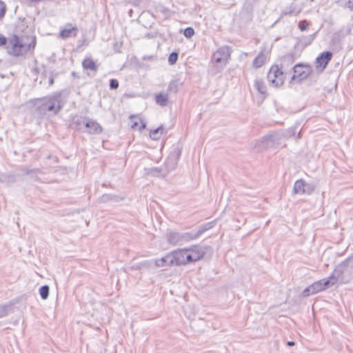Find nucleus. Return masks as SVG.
Here are the masks:
<instances>
[{"label":"nucleus","instance_id":"nucleus-1","mask_svg":"<svg viewBox=\"0 0 353 353\" xmlns=\"http://www.w3.org/2000/svg\"><path fill=\"white\" fill-rule=\"evenodd\" d=\"M64 90H60L52 94L37 98L31 100L35 106V113L39 116L46 115L48 113L54 115L57 114L66 103V99L63 98Z\"/></svg>","mask_w":353,"mask_h":353},{"label":"nucleus","instance_id":"nucleus-2","mask_svg":"<svg viewBox=\"0 0 353 353\" xmlns=\"http://www.w3.org/2000/svg\"><path fill=\"white\" fill-rule=\"evenodd\" d=\"M293 72L290 80V83H296L301 84L303 81L312 75L314 72L313 67L310 63L300 62L295 64L292 68Z\"/></svg>","mask_w":353,"mask_h":353},{"label":"nucleus","instance_id":"nucleus-3","mask_svg":"<svg viewBox=\"0 0 353 353\" xmlns=\"http://www.w3.org/2000/svg\"><path fill=\"white\" fill-rule=\"evenodd\" d=\"M268 80L270 84L276 88L281 87L285 79L284 71L278 67V64L271 66L268 73Z\"/></svg>","mask_w":353,"mask_h":353},{"label":"nucleus","instance_id":"nucleus-4","mask_svg":"<svg viewBox=\"0 0 353 353\" xmlns=\"http://www.w3.org/2000/svg\"><path fill=\"white\" fill-rule=\"evenodd\" d=\"M281 136L276 132L266 134L260 140L261 149L275 148L281 144Z\"/></svg>","mask_w":353,"mask_h":353},{"label":"nucleus","instance_id":"nucleus-5","mask_svg":"<svg viewBox=\"0 0 353 353\" xmlns=\"http://www.w3.org/2000/svg\"><path fill=\"white\" fill-rule=\"evenodd\" d=\"M231 48L225 46L219 48L212 56V60L221 65H225L230 57Z\"/></svg>","mask_w":353,"mask_h":353},{"label":"nucleus","instance_id":"nucleus-6","mask_svg":"<svg viewBox=\"0 0 353 353\" xmlns=\"http://www.w3.org/2000/svg\"><path fill=\"white\" fill-rule=\"evenodd\" d=\"M188 250L186 248L177 249L170 252L171 257L170 262L171 264L176 266L185 265L189 263L187 260Z\"/></svg>","mask_w":353,"mask_h":353},{"label":"nucleus","instance_id":"nucleus-7","mask_svg":"<svg viewBox=\"0 0 353 353\" xmlns=\"http://www.w3.org/2000/svg\"><path fill=\"white\" fill-rule=\"evenodd\" d=\"M336 272L341 276V283H347L353 278V270L347 263L342 261L336 265Z\"/></svg>","mask_w":353,"mask_h":353},{"label":"nucleus","instance_id":"nucleus-8","mask_svg":"<svg viewBox=\"0 0 353 353\" xmlns=\"http://www.w3.org/2000/svg\"><path fill=\"white\" fill-rule=\"evenodd\" d=\"M333 54L331 51H324L321 52L315 59L316 69L322 72L327 66L331 61Z\"/></svg>","mask_w":353,"mask_h":353},{"label":"nucleus","instance_id":"nucleus-9","mask_svg":"<svg viewBox=\"0 0 353 353\" xmlns=\"http://www.w3.org/2000/svg\"><path fill=\"white\" fill-rule=\"evenodd\" d=\"M7 50L12 56H19L21 54L22 43L18 37L12 35L9 38Z\"/></svg>","mask_w":353,"mask_h":353},{"label":"nucleus","instance_id":"nucleus-10","mask_svg":"<svg viewBox=\"0 0 353 353\" xmlns=\"http://www.w3.org/2000/svg\"><path fill=\"white\" fill-rule=\"evenodd\" d=\"M188 250L187 260L189 263L198 261L203 258L205 251L199 248V245H194L187 248Z\"/></svg>","mask_w":353,"mask_h":353},{"label":"nucleus","instance_id":"nucleus-11","mask_svg":"<svg viewBox=\"0 0 353 353\" xmlns=\"http://www.w3.org/2000/svg\"><path fill=\"white\" fill-rule=\"evenodd\" d=\"M280 63L278 64L283 70L290 68L296 61V55L294 51L290 52L279 57Z\"/></svg>","mask_w":353,"mask_h":353},{"label":"nucleus","instance_id":"nucleus-12","mask_svg":"<svg viewBox=\"0 0 353 353\" xmlns=\"http://www.w3.org/2000/svg\"><path fill=\"white\" fill-rule=\"evenodd\" d=\"M84 126L87 129L85 132L90 134H99L103 132L101 125L96 121L90 119L88 117Z\"/></svg>","mask_w":353,"mask_h":353},{"label":"nucleus","instance_id":"nucleus-13","mask_svg":"<svg viewBox=\"0 0 353 353\" xmlns=\"http://www.w3.org/2000/svg\"><path fill=\"white\" fill-rule=\"evenodd\" d=\"M254 87L261 95L262 101L268 97V89L264 81L262 79H256L254 80Z\"/></svg>","mask_w":353,"mask_h":353},{"label":"nucleus","instance_id":"nucleus-14","mask_svg":"<svg viewBox=\"0 0 353 353\" xmlns=\"http://www.w3.org/2000/svg\"><path fill=\"white\" fill-rule=\"evenodd\" d=\"M37 39L34 35L23 34V52L33 50L36 46Z\"/></svg>","mask_w":353,"mask_h":353},{"label":"nucleus","instance_id":"nucleus-15","mask_svg":"<svg viewBox=\"0 0 353 353\" xmlns=\"http://www.w3.org/2000/svg\"><path fill=\"white\" fill-rule=\"evenodd\" d=\"M268 54V52L265 50V49L261 50L253 60V67L255 68H259L262 67L266 62Z\"/></svg>","mask_w":353,"mask_h":353},{"label":"nucleus","instance_id":"nucleus-16","mask_svg":"<svg viewBox=\"0 0 353 353\" xmlns=\"http://www.w3.org/2000/svg\"><path fill=\"white\" fill-rule=\"evenodd\" d=\"M123 200H124V196L113 194H103L99 198V202L103 203L108 202L119 203Z\"/></svg>","mask_w":353,"mask_h":353},{"label":"nucleus","instance_id":"nucleus-17","mask_svg":"<svg viewBox=\"0 0 353 353\" xmlns=\"http://www.w3.org/2000/svg\"><path fill=\"white\" fill-rule=\"evenodd\" d=\"M301 12V8L297 4L292 3L282 10L281 16H297Z\"/></svg>","mask_w":353,"mask_h":353},{"label":"nucleus","instance_id":"nucleus-18","mask_svg":"<svg viewBox=\"0 0 353 353\" xmlns=\"http://www.w3.org/2000/svg\"><path fill=\"white\" fill-rule=\"evenodd\" d=\"M183 85V82L180 79L172 80L168 86L166 92L169 94H176Z\"/></svg>","mask_w":353,"mask_h":353},{"label":"nucleus","instance_id":"nucleus-19","mask_svg":"<svg viewBox=\"0 0 353 353\" xmlns=\"http://www.w3.org/2000/svg\"><path fill=\"white\" fill-rule=\"evenodd\" d=\"M88 117L81 116H74L72 117L70 123V128L76 130H81L83 125L86 122Z\"/></svg>","mask_w":353,"mask_h":353},{"label":"nucleus","instance_id":"nucleus-20","mask_svg":"<svg viewBox=\"0 0 353 353\" xmlns=\"http://www.w3.org/2000/svg\"><path fill=\"white\" fill-rule=\"evenodd\" d=\"M166 237L168 243L172 245H176L182 242L181 233L178 232L170 231L167 233Z\"/></svg>","mask_w":353,"mask_h":353},{"label":"nucleus","instance_id":"nucleus-21","mask_svg":"<svg viewBox=\"0 0 353 353\" xmlns=\"http://www.w3.org/2000/svg\"><path fill=\"white\" fill-rule=\"evenodd\" d=\"M171 253H168L165 256L161 257V259H157L154 261V266L157 268H161L165 266H173L170 262Z\"/></svg>","mask_w":353,"mask_h":353},{"label":"nucleus","instance_id":"nucleus-22","mask_svg":"<svg viewBox=\"0 0 353 353\" xmlns=\"http://www.w3.org/2000/svg\"><path fill=\"white\" fill-rule=\"evenodd\" d=\"M168 95L169 94H168L167 92L165 94L163 92L158 93L157 94L155 95L156 103L161 107L166 106L169 101Z\"/></svg>","mask_w":353,"mask_h":353},{"label":"nucleus","instance_id":"nucleus-23","mask_svg":"<svg viewBox=\"0 0 353 353\" xmlns=\"http://www.w3.org/2000/svg\"><path fill=\"white\" fill-rule=\"evenodd\" d=\"M82 67L84 70H90L96 72L98 66L91 58H85L82 61Z\"/></svg>","mask_w":353,"mask_h":353},{"label":"nucleus","instance_id":"nucleus-24","mask_svg":"<svg viewBox=\"0 0 353 353\" xmlns=\"http://www.w3.org/2000/svg\"><path fill=\"white\" fill-rule=\"evenodd\" d=\"M164 127L161 124L157 128L151 130L150 131V137L154 141L159 140L163 133Z\"/></svg>","mask_w":353,"mask_h":353},{"label":"nucleus","instance_id":"nucleus-25","mask_svg":"<svg viewBox=\"0 0 353 353\" xmlns=\"http://www.w3.org/2000/svg\"><path fill=\"white\" fill-rule=\"evenodd\" d=\"M214 224H215V221H212L204 223V224L199 226L197 228V230H195L198 237H199L205 231L213 228Z\"/></svg>","mask_w":353,"mask_h":353},{"label":"nucleus","instance_id":"nucleus-26","mask_svg":"<svg viewBox=\"0 0 353 353\" xmlns=\"http://www.w3.org/2000/svg\"><path fill=\"white\" fill-rule=\"evenodd\" d=\"M23 172H25L26 174H27L30 179H32L34 181L39 180L38 174L42 173L40 169L37 168L32 170L23 169Z\"/></svg>","mask_w":353,"mask_h":353},{"label":"nucleus","instance_id":"nucleus-27","mask_svg":"<svg viewBox=\"0 0 353 353\" xmlns=\"http://www.w3.org/2000/svg\"><path fill=\"white\" fill-rule=\"evenodd\" d=\"M303 190H304V180L302 179L296 180L294 185L293 193L303 194Z\"/></svg>","mask_w":353,"mask_h":353},{"label":"nucleus","instance_id":"nucleus-28","mask_svg":"<svg viewBox=\"0 0 353 353\" xmlns=\"http://www.w3.org/2000/svg\"><path fill=\"white\" fill-rule=\"evenodd\" d=\"M182 242H188L192 240H194L198 239V236L195 232V230H192L188 232L181 233Z\"/></svg>","mask_w":353,"mask_h":353},{"label":"nucleus","instance_id":"nucleus-29","mask_svg":"<svg viewBox=\"0 0 353 353\" xmlns=\"http://www.w3.org/2000/svg\"><path fill=\"white\" fill-rule=\"evenodd\" d=\"M78 29L76 26H74L71 28H68V29H63L60 31V36L61 37L65 39V38H68V37H70L72 36V33L74 32V36H76L77 34V32Z\"/></svg>","mask_w":353,"mask_h":353},{"label":"nucleus","instance_id":"nucleus-30","mask_svg":"<svg viewBox=\"0 0 353 353\" xmlns=\"http://www.w3.org/2000/svg\"><path fill=\"white\" fill-rule=\"evenodd\" d=\"M316 35V32H315L312 34L308 35V36L302 37V38L300 40V42L301 43L303 47L305 48V47L308 46L309 45H310L312 43V41H314Z\"/></svg>","mask_w":353,"mask_h":353},{"label":"nucleus","instance_id":"nucleus-31","mask_svg":"<svg viewBox=\"0 0 353 353\" xmlns=\"http://www.w3.org/2000/svg\"><path fill=\"white\" fill-rule=\"evenodd\" d=\"M181 151L182 148L180 147H176L174 148L173 152L170 154L169 156V160H172V155L175 154V157L174 159V165L175 166L177 163L178 160L179 159L181 155Z\"/></svg>","mask_w":353,"mask_h":353},{"label":"nucleus","instance_id":"nucleus-32","mask_svg":"<svg viewBox=\"0 0 353 353\" xmlns=\"http://www.w3.org/2000/svg\"><path fill=\"white\" fill-rule=\"evenodd\" d=\"M49 291L50 288L48 285H44L40 287V288L39 289V292L41 296V298L43 300L47 299L49 296Z\"/></svg>","mask_w":353,"mask_h":353},{"label":"nucleus","instance_id":"nucleus-33","mask_svg":"<svg viewBox=\"0 0 353 353\" xmlns=\"http://www.w3.org/2000/svg\"><path fill=\"white\" fill-rule=\"evenodd\" d=\"M326 279L330 280L331 282L333 283V285H335L338 281L341 283V276L336 272V267L334 268L332 273L330 274V276L327 277Z\"/></svg>","mask_w":353,"mask_h":353},{"label":"nucleus","instance_id":"nucleus-34","mask_svg":"<svg viewBox=\"0 0 353 353\" xmlns=\"http://www.w3.org/2000/svg\"><path fill=\"white\" fill-rule=\"evenodd\" d=\"M322 281H321V279L314 282L312 284L310 285V288L313 289V292H314L315 294L323 291Z\"/></svg>","mask_w":353,"mask_h":353},{"label":"nucleus","instance_id":"nucleus-35","mask_svg":"<svg viewBox=\"0 0 353 353\" xmlns=\"http://www.w3.org/2000/svg\"><path fill=\"white\" fill-rule=\"evenodd\" d=\"M315 188L316 185L314 183H307L304 181L303 194H311L314 192Z\"/></svg>","mask_w":353,"mask_h":353},{"label":"nucleus","instance_id":"nucleus-36","mask_svg":"<svg viewBox=\"0 0 353 353\" xmlns=\"http://www.w3.org/2000/svg\"><path fill=\"white\" fill-rule=\"evenodd\" d=\"M179 52L174 51L172 52L168 57V63L170 65L175 64L178 60Z\"/></svg>","mask_w":353,"mask_h":353},{"label":"nucleus","instance_id":"nucleus-37","mask_svg":"<svg viewBox=\"0 0 353 353\" xmlns=\"http://www.w3.org/2000/svg\"><path fill=\"white\" fill-rule=\"evenodd\" d=\"M195 34L194 30L192 27H188L184 29L183 35L187 39H190Z\"/></svg>","mask_w":353,"mask_h":353},{"label":"nucleus","instance_id":"nucleus-38","mask_svg":"<svg viewBox=\"0 0 353 353\" xmlns=\"http://www.w3.org/2000/svg\"><path fill=\"white\" fill-rule=\"evenodd\" d=\"M162 172V169L161 168H152L148 172V174L152 175L153 176H159L161 172Z\"/></svg>","mask_w":353,"mask_h":353},{"label":"nucleus","instance_id":"nucleus-39","mask_svg":"<svg viewBox=\"0 0 353 353\" xmlns=\"http://www.w3.org/2000/svg\"><path fill=\"white\" fill-rule=\"evenodd\" d=\"M7 7L6 3L0 0V21L3 19L6 13Z\"/></svg>","mask_w":353,"mask_h":353},{"label":"nucleus","instance_id":"nucleus-40","mask_svg":"<svg viewBox=\"0 0 353 353\" xmlns=\"http://www.w3.org/2000/svg\"><path fill=\"white\" fill-rule=\"evenodd\" d=\"M119 86V81L116 79H111L109 83L110 90H117Z\"/></svg>","mask_w":353,"mask_h":353},{"label":"nucleus","instance_id":"nucleus-41","mask_svg":"<svg viewBox=\"0 0 353 353\" xmlns=\"http://www.w3.org/2000/svg\"><path fill=\"white\" fill-rule=\"evenodd\" d=\"M153 263H154V261L145 260V261L141 262V266L142 269L143 268L150 269L152 267Z\"/></svg>","mask_w":353,"mask_h":353},{"label":"nucleus","instance_id":"nucleus-42","mask_svg":"<svg viewBox=\"0 0 353 353\" xmlns=\"http://www.w3.org/2000/svg\"><path fill=\"white\" fill-rule=\"evenodd\" d=\"M309 25V21L307 20H302L299 23V28L301 31H305L308 28Z\"/></svg>","mask_w":353,"mask_h":353},{"label":"nucleus","instance_id":"nucleus-43","mask_svg":"<svg viewBox=\"0 0 353 353\" xmlns=\"http://www.w3.org/2000/svg\"><path fill=\"white\" fill-rule=\"evenodd\" d=\"M314 292H313V289L312 288H310V285H309L308 287H307L302 292V296L303 297H307V296H309L312 294H314Z\"/></svg>","mask_w":353,"mask_h":353},{"label":"nucleus","instance_id":"nucleus-44","mask_svg":"<svg viewBox=\"0 0 353 353\" xmlns=\"http://www.w3.org/2000/svg\"><path fill=\"white\" fill-rule=\"evenodd\" d=\"M123 46V43L120 41H114L113 43V50L115 52H121V48Z\"/></svg>","mask_w":353,"mask_h":353},{"label":"nucleus","instance_id":"nucleus-45","mask_svg":"<svg viewBox=\"0 0 353 353\" xmlns=\"http://www.w3.org/2000/svg\"><path fill=\"white\" fill-rule=\"evenodd\" d=\"M322 285L323 288V290L332 287L333 285V283L331 282L330 280L326 279V278L321 279Z\"/></svg>","mask_w":353,"mask_h":353},{"label":"nucleus","instance_id":"nucleus-46","mask_svg":"<svg viewBox=\"0 0 353 353\" xmlns=\"http://www.w3.org/2000/svg\"><path fill=\"white\" fill-rule=\"evenodd\" d=\"M343 263H347L353 270V255L351 254L347 259L343 261Z\"/></svg>","mask_w":353,"mask_h":353},{"label":"nucleus","instance_id":"nucleus-47","mask_svg":"<svg viewBox=\"0 0 353 353\" xmlns=\"http://www.w3.org/2000/svg\"><path fill=\"white\" fill-rule=\"evenodd\" d=\"M28 299L36 300V294L34 293H32L31 292H28L26 294H23V299Z\"/></svg>","mask_w":353,"mask_h":353},{"label":"nucleus","instance_id":"nucleus-48","mask_svg":"<svg viewBox=\"0 0 353 353\" xmlns=\"http://www.w3.org/2000/svg\"><path fill=\"white\" fill-rule=\"evenodd\" d=\"M130 269L131 270H141L142 268H141V263H137V264H134V265L130 266Z\"/></svg>","mask_w":353,"mask_h":353},{"label":"nucleus","instance_id":"nucleus-49","mask_svg":"<svg viewBox=\"0 0 353 353\" xmlns=\"http://www.w3.org/2000/svg\"><path fill=\"white\" fill-rule=\"evenodd\" d=\"M7 43V39L2 34H0V46L6 45Z\"/></svg>","mask_w":353,"mask_h":353},{"label":"nucleus","instance_id":"nucleus-50","mask_svg":"<svg viewBox=\"0 0 353 353\" xmlns=\"http://www.w3.org/2000/svg\"><path fill=\"white\" fill-rule=\"evenodd\" d=\"M157 36L156 32H148L145 35V38L152 39Z\"/></svg>","mask_w":353,"mask_h":353},{"label":"nucleus","instance_id":"nucleus-51","mask_svg":"<svg viewBox=\"0 0 353 353\" xmlns=\"http://www.w3.org/2000/svg\"><path fill=\"white\" fill-rule=\"evenodd\" d=\"M347 6L348 8H350L351 10H353V0H349L347 2Z\"/></svg>","mask_w":353,"mask_h":353},{"label":"nucleus","instance_id":"nucleus-52","mask_svg":"<svg viewBox=\"0 0 353 353\" xmlns=\"http://www.w3.org/2000/svg\"><path fill=\"white\" fill-rule=\"evenodd\" d=\"M141 121V125L139 127V130L140 131H141V130H144V129L146 128V123H145V122H143V121Z\"/></svg>","mask_w":353,"mask_h":353},{"label":"nucleus","instance_id":"nucleus-53","mask_svg":"<svg viewBox=\"0 0 353 353\" xmlns=\"http://www.w3.org/2000/svg\"><path fill=\"white\" fill-rule=\"evenodd\" d=\"M72 76L74 77V78H77V79H79V76L77 72H76L75 71H72V73H71Z\"/></svg>","mask_w":353,"mask_h":353},{"label":"nucleus","instance_id":"nucleus-54","mask_svg":"<svg viewBox=\"0 0 353 353\" xmlns=\"http://www.w3.org/2000/svg\"><path fill=\"white\" fill-rule=\"evenodd\" d=\"M54 83V77L52 75L49 78V85H52Z\"/></svg>","mask_w":353,"mask_h":353},{"label":"nucleus","instance_id":"nucleus-55","mask_svg":"<svg viewBox=\"0 0 353 353\" xmlns=\"http://www.w3.org/2000/svg\"><path fill=\"white\" fill-rule=\"evenodd\" d=\"M169 11V9L165 7H162L161 9V12L163 13H165Z\"/></svg>","mask_w":353,"mask_h":353},{"label":"nucleus","instance_id":"nucleus-56","mask_svg":"<svg viewBox=\"0 0 353 353\" xmlns=\"http://www.w3.org/2000/svg\"><path fill=\"white\" fill-rule=\"evenodd\" d=\"M295 345V342L293 341H290L287 343L288 346H294Z\"/></svg>","mask_w":353,"mask_h":353},{"label":"nucleus","instance_id":"nucleus-57","mask_svg":"<svg viewBox=\"0 0 353 353\" xmlns=\"http://www.w3.org/2000/svg\"><path fill=\"white\" fill-rule=\"evenodd\" d=\"M138 125V123L137 121L134 122L133 124L131 125L132 128H135Z\"/></svg>","mask_w":353,"mask_h":353},{"label":"nucleus","instance_id":"nucleus-58","mask_svg":"<svg viewBox=\"0 0 353 353\" xmlns=\"http://www.w3.org/2000/svg\"><path fill=\"white\" fill-rule=\"evenodd\" d=\"M133 117H134V115H131V116L130 117V118H131V119H132V118H133Z\"/></svg>","mask_w":353,"mask_h":353},{"label":"nucleus","instance_id":"nucleus-59","mask_svg":"<svg viewBox=\"0 0 353 353\" xmlns=\"http://www.w3.org/2000/svg\"><path fill=\"white\" fill-rule=\"evenodd\" d=\"M352 254L353 255V253Z\"/></svg>","mask_w":353,"mask_h":353}]
</instances>
